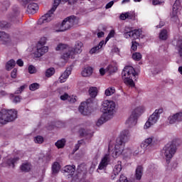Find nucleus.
Instances as JSON below:
<instances>
[{"label":"nucleus","instance_id":"obj_1","mask_svg":"<svg viewBox=\"0 0 182 182\" xmlns=\"http://www.w3.org/2000/svg\"><path fill=\"white\" fill-rule=\"evenodd\" d=\"M124 151V144L117 141L114 149L112 145L109 144L108 146L107 154H106L102 158L101 161L98 166V168L97 169V173H100V170H106V167H107L109 163H110V160H112L110 156H112L113 159H117L120 154H123Z\"/></svg>","mask_w":182,"mask_h":182},{"label":"nucleus","instance_id":"obj_2","mask_svg":"<svg viewBox=\"0 0 182 182\" xmlns=\"http://www.w3.org/2000/svg\"><path fill=\"white\" fill-rule=\"evenodd\" d=\"M79 23V18L75 16H70L63 20L62 23H57L54 26L55 32H65L68 29H70L74 25Z\"/></svg>","mask_w":182,"mask_h":182},{"label":"nucleus","instance_id":"obj_3","mask_svg":"<svg viewBox=\"0 0 182 182\" xmlns=\"http://www.w3.org/2000/svg\"><path fill=\"white\" fill-rule=\"evenodd\" d=\"M122 80L124 83L129 87H134V81L136 77V70L130 65L126 66L122 71Z\"/></svg>","mask_w":182,"mask_h":182},{"label":"nucleus","instance_id":"obj_4","mask_svg":"<svg viewBox=\"0 0 182 182\" xmlns=\"http://www.w3.org/2000/svg\"><path fill=\"white\" fill-rule=\"evenodd\" d=\"M18 117V112L15 109H8L0 112V126L14 122Z\"/></svg>","mask_w":182,"mask_h":182},{"label":"nucleus","instance_id":"obj_5","mask_svg":"<svg viewBox=\"0 0 182 182\" xmlns=\"http://www.w3.org/2000/svg\"><path fill=\"white\" fill-rule=\"evenodd\" d=\"M144 112V107L140 106L135 108L127 119L125 124L128 127H133L137 124L139 115Z\"/></svg>","mask_w":182,"mask_h":182},{"label":"nucleus","instance_id":"obj_6","mask_svg":"<svg viewBox=\"0 0 182 182\" xmlns=\"http://www.w3.org/2000/svg\"><path fill=\"white\" fill-rule=\"evenodd\" d=\"M60 1L63 0H54V3L51 9L48 11L47 14H46L44 16L39 18L38 25H42V23H48V22H50V21H52V19L55 18L53 12H55L58 6H59Z\"/></svg>","mask_w":182,"mask_h":182},{"label":"nucleus","instance_id":"obj_7","mask_svg":"<svg viewBox=\"0 0 182 182\" xmlns=\"http://www.w3.org/2000/svg\"><path fill=\"white\" fill-rule=\"evenodd\" d=\"M164 109L163 108H159L155 109L154 113L149 116L148 120L146 122L144 125V130H147V129H150L151 126H154L159 122L160 119L161 114H162Z\"/></svg>","mask_w":182,"mask_h":182},{"label":"nucleus","instance_id":"obj_8","mask_svg":"<svg viewBox=\"0 0 182 182\" xmlns=\"http://www.w3.org/2000/svg\"><path fill=\"white\" fill-rule=\"evenodd\" d=\"M115 107L116 104L112 100H106L102 102V109L103 114L107 116H109L110 117L113 118Z\"/></svg>","mask_w":182,"mask_h":182},{"label":"nucleus","instance_id":"obj_9","mask_svg":"<svg viewBox=\"0 0 182 182\" xmlns=\"http://www.w3.org/2000/svg\"><path fill=\"white\" fill-rule=\"evenodd\" d=\"M177 151V148L173 144H166L163 149V154L166 160H171Z\"/></svg>","mask_w":182,"mask_h":182},{"label":"nucleus","instance_id":"obj_10","mask_svg":"<svg viewBox=\"0 0 182 182\" xmlns=\"http://www.w3.org/2000/svg\"><path fill=\"white\" fill-rule=\"evenodd\" d=\"M182 122V110L174 114H171L168 117V123L169 124H176V123H181Z\"/></svg>","mask_w":182,"mask_h":182},{"label":"nucleus","instance_id":"obj_11","mask_svg":"<svg viewBox=\"0 0 182 182\" xmlns=\"http://www.w3.org/2000/svg\"><path fill=\"white\" fill-rule=\"evenodd\" d=\"M132 134H130V131L129 129H124L121 132L119 137L117 138V141L119 143H122L124 144L127 143L130 140V136Z\"/></svg>","mask_w":182,"mask_h":182},{"label":"nucleus","instance_id":"obj_12","mask_svg":"<svg viewBox=\"0 0 182 182\" xmlns=\"http://www.w3.org/2000/svg\"><path fill=\"white\" fill-rule=\"evenodd\" d=\"M90 104L89 102H82L79 107V112L82 114L83 116H87L88 114H90Z\"/></svg>","mask_w":182,"mask_h":182},{"label":"nucleus","instance_id":"obj_13","mask_svg":"<svg viewBox=\"0 0 182 182\" xmlns=\"http://www.w3.org/2000/svg\"><path fill=\"white\" fill-rule=\"evenodd\" d=\"M49 50V47L46 46H37V49L34 52L35 58H41V56H43L45 53H47Z\"/></svg>","mask_w":182,"mask_h":182},{"label":"nucleus","instance_id":"obj_14","mask_svg":"<svg viewBox=\"0 0 182 182\" xmlns=\"http://www.w3.org/2000/svg\"><path fill=\"white\" fill-rule=\"evenodd\" d=\"M60 100H68L70 103H75L77 102V97L76 95H69L68 93H64L60 96Z\"/></svg>","mask_w":182,"mask_h":182},{"label":"nucleus","instance_id":"obj_15","mask_svg":"<svg viewBox=\"0 0 182 182\" xmlns=\"http://www.w3.org/2000/svg\"><path fill=\"white\" fill-rule=\"evenodd\" d=\"M76 171V166L75 165H67L63 168V173H68V178H70V177H73V175L75 174V171Z\"/></svg>","mask_w":182,"mask_h":182},{"label":"nucleus","instance_id":"obj_16","mask_svg":"<svg viewBox=\"0 0 182 182\" xmlns=\"http://www.w3.org/2000/svg\"><path fill=\"white\" fill-rule=\"evenodd\" d=\"M72 73V67L68 68L59 77V82L60 83H65L66 80H68V78L69 77V75Z\"/></svg>","mask_w":182,"mask_h":182},{"label":"nucleus","instance_id":"obj_17","mask_svg":"<svg viewBox=\"0 0 182 182\" xmlns=\"http://www.w3.org/2000/svg\"><path fill=\"white\" fill-rule=\"evenodd\" d=\"M82 48H83V43L81 41H77L75 44L73 49L69 48L70 50L74 52L75 55H78L79 53H82Z\"/></svg>","mask_w":182,"mask_h":182},{"label":"nucleus","instance_id":"obj_18","mask_svg":"<svg viewBox=\"0 0 182 182\" xmlns=\"http://www.w3.org/2000/svg\"><path fill=\"white\" fill-rule=\"evenodd\" d=\"M19 160V158L16 157L14 159H7L6 160H4V162L3 163L4 167H15V163H16Z\"/></svg>","mask_w":182,"mask_h":182},{"label":"nucleus","instance_id":"obj_19","mask_svg":"<svg viewBox=\"0 0 182 182\" xmlns=\"http://www.w3.org/2000/svg\"><path fill=\"white\" fill-rule=\"evenodd\" d=\"M39 9V6L36 3H30L27 6V12L28 14H36Z\"/></svg>","mask_w":182,"mask_h":182},{"label":"nucleus","instance_id":"obj_20","mask_svg":"<svg viewBox=\"0 0 182 182\" xmlns=\"http://www.w3.org/2000/svg\"><path fill=\"white\" fill-rule=\"evenodd\" d=\"M61 59H63L64 62L69 60V59H75V52L68 49V52L64 53L62 55Z\"/></svg>","mask_w":182,"mask_h":182},{"label":"nucleus","instance_id":"obj_21","mask_svg":"<svg viewBox=\"0 0 182 182\" xmlns=\"http://www.w3.org/2000/svg\"><path fill=\"white\" fill-rule=\"evenodd\" d=\"M93 74V68L92 67H86L85 68L82 72L81 75L83 77H90Z\"/></svg>","mask_w":182,"mask_h":182},{"label":"nucleus","instance_id":"obj_22","mask_svg":"<svg viewBox=\"0 0 182 182\" xmlns=\"http://www.w3.org/2000/svg\"><path fill=\"white\" fill-rule=\"evenodd\" d=\"M110 119H113V118L112 117H109V115L102 114V115L97 122V126L98 127L102 126V124H104V123H106V122H108V120H110Z\"/></svg>","mask_w":182,"mask_h":182},{"label":"nucleus","instance_id":"obj_23","mask_svg":"<svg viewBox=\"0 0 182 182\" xmlns=\"http://www.w3.org/2000/svg\"><path fill=\"white\" fill-rule=\"evenodd\" d=\"M180 8V1L176 0L173 6L172 12L171 16L172 18H176L178 14V9Z\"/></svg>","mask_w":182,"mask_h":182},{"label":"nucleus","instance_id":"obj_24","mask_svg":"<svg viewBox=\"0 0 182 182\" xmlns=\"http://www.w3.org/2000/svg\"><path fill=\"white\" fill-rule=\"evenodd\" d=\"M134 12L133 11L127 12L120 15V19H122V21H124L126 19H134Z\"/></svg>","mask_w":182,"mask_h":182},{"label":"nucleus","instance_id":"obj_25","mask_svg":"<svg viewBox=\"0 0 182 182\" xmlns=\"http://www.w3.org/2000/svg\"><path fill=\"white\" fill-rule=\"evenodd\" d=\"M152 143H153V138L149 137L144 140L141 143V144L142 145V147H144L147 150V149H149V147L151 146Z\"/></svg>","mask_w":182,"mask_h":182},{"label":"nucleus","instance_id":"obj_26","mask_svg":"<svg viewBox=\"0 0 182 182\" xmlns=\"http://www.w3.org/2000/svg\"><path fill=\"white\" fill-rule=\"evenodd\" d=\"M143 176V166H138L136 169L135 177L136 180H141V176Z\"/></svg>","mask_w":182,"mask_h":182},{"label":"nucleus","instance_id":"obj_27","mask_svg":"<svg viewBox=\"0 0 182 182\" xmlns=\"http://www.w3.org/2000/svg\"><path fill=\"white\" fill-rule=\"evenodd\" d=\"M120 171H122V161H118L117 164L114 166L113 174L119 176Z\"/></svg>","mask_w":182,"mask_h":182},{"label":"nucleus","instance_id":"obj_28","mask_svg":"<svg viewBox=\"0 0 182 182\" xmlns=\"http://www.w3.org/2000/svg\"><path fill=\"white\" fill-rule=\"evenodd\" d=\"M60 171V164L58 162H54L52 166V172L53 174H58Z\"/></svg>","mask_w":182,"mask_h":182},{"label":"nucleus","instance_id":"obj_29","mask_svg":"<svg viewBox=\"0 0 182 182\" xmlns=\"http://www.w3.org/2000/svg\"><path fill=\"white\" fill-rule=\"evenodd\" d=\"M15 65H16V63L14 61V59L9 60L6 64V70H11V69H14V68H15Z\"/></svg>","mask_w":182,"mask_h":182},{"label":"nucleus","instance_id":"obj_30","mask_svg":"<svg viewBox=\"0 0 182 182\" xmlns=\"http://www.w3.org/2000/svg\"><path fill=\"white\" fill-rule=\"evenodd\" d=\"M124 37L126 38V39H129V38H132V31L130 28H125L124 31Z\"/></svg>","mask_w":182,"mask_h":182},{"label":"nucleus","instance_id":"obj_31","mask_svg":"<svg viewBox=\"0 0 182 182\" xmlns=\"http://www.w3.org/2000/svg\"><path fill=\"white\" fill-rule=\"evenodd\" d=\"M168 38V31L167 30H162L159 33V39L166 41Z\"/></svg>","mask_w":182,"mask_h":182},{"label":"nucleus","instance_id":"obj_32","mask_svg":"<svg viewBox=\"0 0 182 182\" xmlns=\"http://www.w3.org/2000/svg\"><path fill=\"white\" fill-rule=\"evenodd\" d=\"M146 150H147L145 147H142L141 144L140 146L134 151V154L137 156V154H144L146 153Z\"/></svg>","mask_w":182,"mask_h":182},{"label":"nucleus","instance_id":"obj_33","mask_svg":"<svg viewBox=\"0 0 182 182\" xmlns=\"http://www.w3.org/2000/svg\"><path fill=\"white\" fill-rule=\"evenodd\" d=\"M141 36V30H134L132 31V39H139Z\"/></svg>","mask_w":182,"mask_h":182},{"label":"nucleus","instance_id":"obj_34","mask_svg":"<svg viewBox=\"0 0 182 182\" xmlns=\"http://www.w3.org/2000/svg\"><path fill=\"white\" fill-rule=\"evenodd\" d=\"M65 143L66 140H65V139H62L55 142V146L58 149H63V147H65Z\"/></svg>","mask_w":182,"mask_h":182},{"label":"nucleus","instance_id":"obj_35","mask_svg":"<svg viewBox=\"0 0 182 182\" xmlns=\"http://www.w3.org/2000/svg\"><path fill=\"white\" fill-rule=\"evenodd\" d=\"M0 38L3 39L4 43H8V42H9V35L5 32H0Z\"/></svg>","mask_w":182,"mask_h":182},{"label":"nucleus","instance_id":"obj_36","mask_svg":"<svg viewBox=\"0 0 182 182\" xmlns=\"http://www.w3.org/2000/svg\"><path fill=\"white\" fill-rule=\"evenodd\" d=\"M55 75V68H50L46 70V77H50Z\"/></svg>","mask_w":182,"mask_h":182},{"label":"nucleus","instance_id":"obj_37","mask_svg":"<svg viewBox=\"0 0 182 182\" xmlns=\"http://www.w3.org/2000/svg\"><path fill=\"white\" fill-rule=\"evenodd\" d=\"M114 92H116L114 87H108L105 90V96H112V95H114Z\"/></svg>","mask_w":182,"mask_h":182},{"label":"nucleus","instance_id":"obj_38","mask_svg":"<svg viewBox=\"0 0 182 182\" xmlns=\"http://www.w3.org/2000/svg\"><path fill=\"white\" fill-rule=\"evenodd\" d=\"M89 94L91 97H95L97 96V87H90L89 90Z\"/></svg>","mask_w":182,"mask_h":182},{"label":"nucleus","instance_id":"obj_39","mask_svg":"<svg viewBox=\"0 0 182 182\" xmlns=\"http://www.w3.org/2000/svg\"><path fill=\"white\" fill-rule=\"evenodd\" d=\"M21 170L22 171H29L31 170V164L29 163L23 164L21 166Z\"/></svg>","mask_w":182,"mask_h":182},{"label":"nucleus","instance_id":"obj_40","mask_svg":"<svg viewBox=\"0 0 182 182\" xmlns=\"http://www.w3.org/2000/svg\"><path fill=\"white\" fill-rule=\"evenodd\" d=\"M79 134L82 137H85V136H87V137H92V133L86 132V130L84 129H80L79 130Z\"/></svg>","mask_w":182,"mask_h":182},{"label":"nucleus","instance_id":"obj_41","mask_svg":"<svg viewBox=\"0 0 182 182\" xmlns=\"http://www.w3.org/2000/svg\"><path fill=\"white\" fill-rule=\"evenodd\" d=\"M107 70L109 73H114V72H116L117 70V67L116 65H114L110 64L107 68Z\"/></svg>","mask_w":182,"mask_h":182},{"label":"nucleus","instance_id":"obj_42","mask_svg":"<svg viewBox=\"0 0 182 182\" xmlns=\"http://www.w3.org/2000/svg\"><path fill=\"white\" fill-rule=\"evenodd\" d=\"M48 41V38L42 37L37 43V46H45L46 45V42Z\"/></svg>","mask_w":182,"mask_h":182},{"label":"nucleus","instance_id":"obj_43","mask_svg":"<svg viewBox=\"0 0 182 182\" xmlns=\"http://www.w3.org/2000/svg\"><path fill=\"white\" fill-rule=\"evenodd\" d=\"M100 49L99 47H97V46H94L93 48H92L90 50V55H95L96 53H99L100 52Z\"/></svg>","mask_w":182,"mask_h":182},{"label":"nucleus","instance_id":"obj_44","mask_svg":"<svg viewBox=\"0 0 182 182\" xmlns=\"http://www.w3.org/2000/svg\"><path fill=\"white\" fill-rule=\"evenodd\" d=\"M142 56H141V53H134L132 54V59H134V60H141Z\"/></svg>","mask_w":182,"mask_h":182},{"label":"nucleus","instance_id":"obj_45","mask_svg":"<svg viewBox=\"0 0 182 182\" xmlns=\"http://www.w3.org/2000/svg\"><path fill=\"white\" fill-rule=\"evenodd\" d=\"M11 100H12L13 103H19V102H21V97L15 96V95H14V94H11Z\"/></svg>","mask_w":182,"mask_h":182},{"label":"nucleus","instance_id":"obj_46","mask_svg":"<svg viewBox=\"0 0 182 182\" xmlns=\"http://www.w3.org/2000/svg\"><path fill=\"white\" fill-rule=\"evenodd\" d=\"M34 141L38 144H42V143H43V138L42 136H37L34 137Z\"/></svg>","mask_w":182,"mask_h":182},{"label":"nucleus","instance_id":"obj_47","mask_svg":"<svg viewBox=\"0 0 182 182\" xmlns=\"http://www.w3.org/2000/svg\"><path fill=\"white\" fill-rule=\"evenodd\" d=\"M68 48V45L63 44V43H59L56 48L55 50H63V49H66Z\"/></svg>","mask_w":182,"mask_h":182},{"label":"nucleus","instance_id":"obj_48","mask_svg":"<svg viewBox=\"0 0 182 182\" xmlns=\"http://www.w3.org/2000/svg\"><path fill=\"white\" fill-rule=\"evenodd\" d=\"M29 89L33 92L37 90V89H39V85L38 83H33L29 86Z\"/></svg>","mask_w":182,"mask_h":182},{"label":"nucleus","instance_id":"obj_49","mask_svg":"<svg viewBox=\"0 0 182 182\" xmlns=\"http://www.w3.org/2000/svg\"><path fill=\"white\" fill-rule=\"evenodd\" d=\"M114 30H112L106 38L105 42H107L111 38H114Z\"/></svg>","mask_w":182,"mask_h":182},{"label":"nucleus","instance_id":"obj_50","mask_svg":"<svg viewBox=\"0 0 182 182\" xmlns=\"http://www.w3.org/2000/svg\"><path fill=\"white\" fill-rule=\"evenodd\" d=\"M132 47H131V50H133L134 52H135V50H137L138 43H137V42L134 41H132Z\"/></svg>","mask_w":182,"mask_h":182},{"label":"nucleus","instance_id":"obj_51","mask_svg":"<svg viewBox=\"0 0 182 182\" xmlns=\"http://www.w3.org/2000/svg\"><path fill=\"white\" fill-rule=\"evenodd\" d=\"M28 73L31 74L36 73V68L33 65H29L28 67Z\"/></svg>","mask_w":182,"mask_h":182},{"label":"nucleus","instance_id":"obj_52","mask_svg":"<svg viewBox=\"0 0 182 182\" xmlns=\"http://www.w3.org/2000/svg\"><path fill=\"white\" fill-rule=\"evenodd\" d=\"M25 90V85H22L21 87H19L16 92V95H19V93H22Z\"/></svg>","mask_w":182,"mask_h":182},{"label":"nucleus","instance_id":"obj_53","mask_svg":"<svg viewBox=\"0 0 182 182\" xmlns=\"http://www.w3.org/2000/svg\"><path fill=\"white\" fill-rule=\"evenodd\" d=\"M18 73V70H16V68H14L11 74V76L13 79H16V73Z\"/></svg>","mask_w":182,"mask_h":182},{"label":"nucleus","instance_id":"obj_54","mask_svg":"<svg viewBox=\"0 0 182 182\" xmlns=\"http://www.w3.org/2000/svg\"><path fill=\"white\" fill-rule=\"evenodd\" d=\"M106 72H107V68L105 69L102 68L100 69V74L101 75V76H104V75L106 74Z\"/></svg>","mask_w":182,"mask_h":182},{"label":"nucleus","instance_id":"obj_55","mask_svg":"<svg viewBox=\"0 0 182 182\" xmlns=\"http://www.w3.org/2000/svg\"><path fill=\"white\" fill-rule=\"evenodd\" d=\"M114 4V1H109L105 6L106 9H109L111 6H113V5Z\"/></svg>","mask_w":182,"mask_h":182},{"label":"nucleus","instance_id":"obj_56","mask_svg":"<svg viewBox=\"0 0 182 182\" xmlns=\"http://www.w3.org/2000/svg\"><path fill=\"white\" fill-rule=\"evenodd\" d=\"M107 43V42H106V41H105H105H102L100 42L99 45L97 46L98 48H100V49L101 50L102 48H103V46H104V45H106Z\"/></svg>","mask_w":182,"mask_h":182},{"label":"nucleus","instance_id":"obj_57","mask_svg":"<svg viewBox=\"0 0 182 182\" xmlns=\"http://www.w3.org/2000/svg\"><path fill=\"white\" fill-rule=\"evenodd\" d=\"M132 149H124V152L122 154H132Z\"/></svg>","mask_w":182,"mask_h":182},{"label":"nucleus","instance_id":"obj_58","mask_svg":"<svg viewBox=\"0 0 182 182\" xmlns=\"http://www.w3.org/2000/svg\"><path fill=\"white\" fill-rule=\"evenodd\" d=\"M16 64L18 65V66L22 67L23 66V61L21 59H18L16 61Z\"/></svg>","mask_w":182,"mask_h":182},{"label":"nucleus","instance_id":"obj_59","mask_svg":"<svg viewBox=\"0 0 182 182\" xmlns=\"http://www.w3.org/2000/svg\"><path fill=\"white\" fill-rule=\"evenodd\" d=\"M152 4L153 5H160V4H161V1H160V0H153Z\"/></svg>","mask_w":182,"mask_h":182},{"label":"nucleus","instance_id":"obj_60","mask_svg":"<svg viewBox=\"0 0 182 182\" xmlns=\"http://www.w3.org/2000/svg\"><path fill=\"white\" fill-rule=\"evenodd\" d=\"M6 95H8V93H6V92L0 91V97H4V96H6Z\"/></svg>","mask_w":182,"mask_h":182},{"label":"nucleus","instance_id":"obj_61","mask_svg":"<svg viewBox=\"0 0 182 182\" xmlns=\"http://www.w3.org/2000/svg\"><path fill=\"white\" fill-rule=\"evenodd\" d=\"M97 36L98 38H103V36H105V33L103 31L99 32Z\"/></svg>","mask_w":182,"mask_h":182},{"label":"nucleus","instance_id":"obj_62","mask_svg":"<svg viewBox=\"0 0 182 182\" xmlns=\"http://www.w3.org/2000/svg\"><path fill=\"white\" fill-rule=\"evenodd\" d=\"M33 1H36V0H23V4H29L30 2H32Z\"/></svg>","mask_w":182,"mask_h":182},{"label":"nucleus","instance_id":"obj_63","mask_svg":"<svg viewBox=\"0 0 182 182\" xmlns=\"http://www.w3.org/2000/svg\"><path fill=\"white\" fill-rule=\"evenodd\" d=\"M117 176V175L113 173V172H112V174L111 175V180H115Z\"/></svg>","mask_w":182,"mask_h":182},{"label":"nucleus","instance_id":"obj_64","mask_svg":"<svg viewBox=\"0 0 182 182\" xmlns=\"http://www.w3.org/2000/svg\"><path fill=\"white\" fill-rule=\"evenodd\" d=\"M178 72H179L180 74L182 75V66L178 67Z\"/></svg>","mask_w":182,"mask_h":182}]
</instances>
